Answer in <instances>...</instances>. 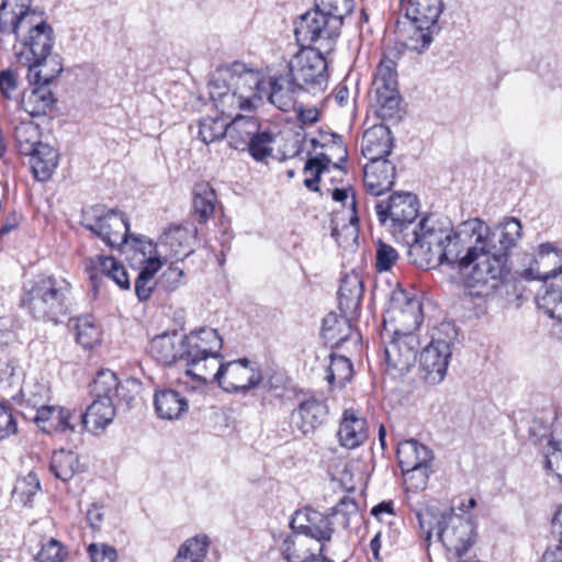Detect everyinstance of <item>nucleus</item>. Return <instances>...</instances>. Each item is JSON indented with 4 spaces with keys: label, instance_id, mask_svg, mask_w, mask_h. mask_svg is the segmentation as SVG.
Masks as SVG:
<instances>
[{
    "label": "nucleus",
    "instance_id": "obj_1",
    "mask_svg": "<svg viewBox=\"0 0 562 562\" xmlns=\"http://www.w3.org/2000/svg\"><path fill=\"white\" fill-rule=\"evenodd\" d=\"M488 234L490 227L477 217L462 222L454 229L448 217L430 214L412 229L413 238L407 256L414 266L423 270L447 263L458 269L464 281L473 266H460L462 250L472 240L474 246H484L486 249Z\"/></svg>",
    "mask_w": 562,
    "mask_h": 562
},
{
    "label": "nucleus",
    "instance_id": "obj_2",
    "mask_svg": "<svg viewBox=\"0 0 562 562\" xmlns=\"http://www.w3.org/2000/svg\"><path fill=\"white\" fill-rule=\"evenodd\" d=\"M522 237L521 222L516 217H505L492 234H488L487 248L468 246L460 261L461 267H472L464 283L468 288L488 285L496 290L509 274V255Z\"/></svg>",
    "mask_w": 562,
    "mask_h": 562
},
{
    "label": "nucleus",
    "instance_id": "obj_3",
    "mask_svg": "<svg viewBox=\"0 0 562 562\" xmlns=\"http://www.w3.org/2000/svg\"><path fill=\"white\" fill-rule=\"evenodd\" d=\"M53 27L44 21L33 22L30 0H4L0 3V45L15 50L20 64L52 54Z\"/></svg>",
    "mask_w": 562,
    "mask_h": 562
},
{
    "label": "nucleus",
    "instance_id": "obj_4",
    "mask_svg": "<svg viewBox=\"0 0 562 562\" xmlns=\"http://www.w3.org/2000/svg\"><path fill=\"white\" fill-rule=\"evenodd\" d=\"M21 305L35 319L59 323L72 313V285L61 276L37 274L23 284Z\"/></svg>",
    "mask_w": 562,
    "mask_h": 562
},
{
    "label": "nucleus",
    "instance_id": "obj_5",
    "mask_svg": "<svg viewBox=\"0 0 562 562\" xmlns=\"http://www.w3.org/2000/svg\"><path fill=\"white\" fill-rule=\"evenodd\" d=\"M258 76L243 63L216 70L209 81V94L222 116L231 117L238 110H250L257 98Z\"/></svg>",
    "mask_w": 562,
    "mask_h": 562
},
{
    "label": "nucleus",
    "instance_id": "obj_6",
    "mask_svg": "<svg viewBox=\"0 0 562 562\" xmlns=\"http://www.w3.org/2000/svg\"><path fill=\"white\" fill-rule=\"evenodd\" d=\"M416 517L426 540L436 531L438 540L459 559L464 557L476 541V525L471 517H463L452 510L436 515L430 509L418 512Z\"/></svg>",
    "mask_w": 562,
    "mask_h": 562
},
{
    "label": "nucleus",
    "instance_id": "obj_7",
    "mask_svg": "<svg viewBox=\"0 0 562 562\" xmlns=\"http://www.w3.org/2000/svg\"><path fill=\"white\" fill-rule=\"evenodd\" d=\"M535 263L538 268L525 269L522 277L546 281L537 293V305L550 318L562 323V286L559 283H547V280L562 273V249L551 243L539 245L538 258Z\"/></svg>",
    "mask_w": 562,
    "mask_h": 562
},
{
    "label": "nucleus",
    "instance_id": "obj_8",
    "mask_svg": "<svg viewBox=\"0 0 562 562\" xmlns=\"http://www.w3.org/2000/svg\"><path fill=\"white\" fill-rule=\"evenodd\" d=\"M222 348L223 338L211 327H201L181 337V359L186 360L188 366L186 374L193 379H207V362H212L214 371L217 359L223 358Z\"/></svg>",
    "mask_w": 562,
    "mask_h": 562
},
{
    "label": "nucleus",
    "instance_id": "obj_9",
    "mask_svg": "<svg viewBox=\"0 0 562 562\" xmlns=\"http://www.w3.org/2000/svg\"><path fill=\"white\" fill-rule=\"evenodd\" d=\"M424 319L420 301L400 285L389 297V305L383 314V335L415 334Z\"/></svg>",
    "mask_w": 562,
    "mask_h": 562
},
{
    "label": "nucleus",
    "instance_id": "obj_10",
    "mask_svg": "<svg viewBox=\"0 0 562 562\" xmlns=\"http://www.w3.org/2000/svg\"><path fill=\"white\" fill-rule=\"evenodd\" d=\"M80 224L106 246L116 248L127 241L130 223L124 213L94 204L82 210Z\"/></svg>",
    "mask_w": 562,
    "mask_h": 562
},
{
    "label": "nucleus",
    "instance_id": "obj_11",
    "mask_svg": "<svg viewBox=\"0 0 562 562\" xmlns=\"http://www.w3.org/2000/svg\"><path fill=\"white\" fill-rule=\"evenodd\" d=\"M340 29L338 20L325 15V12L315 7L300 16L295 23L294 35L301 47L312 48V45H316L318 50L328 53L333 49Z\"/></svg>",
    "mask_w": 562,
    "mask_h": 562
},
{
    "label": "nucleus",
    "instance_id": "obj_12",
    "mask_svg": "<svg viewBox=\"0 0 562 562\" xmlns=\"http://www.w3.org/2000/svg\"><path fill=\"white\" fill-rule=\"evenodd\" d=\"M288 68V72L304 88V91L317 93L326 89L327 61L322 50L302 47L290 60Z\"/></svg>",
    "mask_w": 562,
    "mask_h": 562
},
{
    "label": "nucleus",
    "instance_id": "obj_13",
    "mask_svg": "<svg viewBox=\"0 0 562 562\" xmlns=\"http://www.w3.org/2000/svg\"><path fill=\"white\" fill-rule=\"evenodd\" d=\"M218 386L231 394H247L263 381V373L258 362L239 358L218 366L216 372Z\"/></svg>",
    "mask_w": 562,
    "mask_h": 562
},
{
    "label": "nucleus",
    "instance_id": "obj_14",
    "mask_svg": "<svg viewBox=\"0 0 562 562\" xmlns=\"http://www.w3.org/2000/svg\"><path fill=\"white\" fill-rule=\"evenodd\" d=\"M312 145L314 148L317 146L329 147L330 150L338 155L339 160L338 162H333L330 155L325 153H322L315 157H311L306 160L303 172H311L312 176L304 179V186L312 192H319L321 188L318 182L321 181V177L329 172L331 167L336 170H339L340 172H345L340 164L347 161L348 151L341 136L336 133H329L325 135L324 143H319L318 140L313 139Z\"/></svg>",
    "mask_w": 562,
    "mask_h": 562
},
{
    "label": "nucleus",
    "instance_id": "obj_15",
    "mask_svg": "<svg viewBox=\"0 0 562 562\" xmlns=\"http://www.w3.org/2000/svg\"><path fill=\"white\" fill-rule=\"evenodd\" d=\"M381 339L384 344V363L386 371L393 374H404L409 371L416 361L419 340L416 334H398L390 336L383 335Z\"/></svg>",
    "mask_w": 562,
    "mask_h": 562
},
{
    "label": "nucleus",
    "instance_id": "obj_16",
    "mask_svg": "<svg viewBox=\"0 0 562 562\" xmlns=\"http://www.w3.org/2000/svg\"><path fill=\"white\" fill-rule=\"evenodd\" d=\"M375 211L381 224L391 221L395 233H404L409 228L418 215L416 196L412 193H393L387 201L375 204Z\"/></svg>",
    "mask_w": 562,
    "mask_h": 562
},
{
    "label": "nucleus",
    "instance_id": "obj_17",
    "mask_svg": "<svg viewBox=\"0 0 562 562\" xmlns=\"http://www.w3.org/2000/svg\"><path fill=\"white\" fill-rule=\"evenodd\" d=\"M450 358V342L434 337L419 357V369L425 382L432 385L440 383L446 376Z\"/></svg>",
    "mask_w": 562,
    "mask_h": 562
},
{
    "label": "nucleus",
    "instance_id": "obj_18",
    "mask_svg": "<svg viewBox=\"0 0 562 562\" xmlns=\"http://www.w3.org/2000/svg\"><path fill=\"white\" fill-rule=\"evenodd\" d=\"M290 527L293 532L300 533L306 539H315L321 544L329 541L335 530L329 514L324 515L311 507L296 510L290 521Z\"/></svg>",
    "mask_w": 562,
    "mask_h": 562
},
{
    "label": "nucleus",
    "instance_id": "obj_19",
    "mask_svg": "<svg viewBox=\"0 0 562 562\" xmlns=\"http://www.w3.org/2000/svg\"><path fill=\"white\" fill-rule=\"evenodd\" d=\"M297 406L291 413V425L302 435L313 434L324 424L327 414V405L313 395L296 394Z\"/></svg>",
    "mask_w": 562,
    "mask_h": 562
},
{
    "label": "nucleus",
    "instance_id": "obj_20",
    "mask_svg": "<svg viewBox=\"0 0 562 562\" xmlns=\"http://www.w3.org/2000/svg\"><path fill=\"white\" fill-rule=\"evenodd\" d=\"M92 289L97 292L104 278L112 280L121 290H130L131 282L125 267L112 256H97L86 267Z\"/></svg>",
    "mask_w": 562,
    "mask_h": 562
},
{
    "label": "nucleus",
    "instance_id": "obj_21",
    "mask_svg": "<svg viewBox=\"0 0 562 562\" xmlns=\"http://www.w3.org/2000/svg\"><path fill=\"white\" fill-rule=\"evenodd\" d=\"M337 437L346 449H356L366 442L369 437L368 422L359 409L350 407L342 412Z\"/></svg>",
    "mask_w": 562,
    "mask_h": 562
},
{
    "label": "nucleus",
    "instance_id": "obj_22",
    "mask_svg": "<svg viewBox=\"0 0 562 562\" xmlns=\"http://www.w3.org/2000/svg\"><path fill=\"white\" fill-rule=\"evenodd\" d=\"M394 147L391 130L384 124H375L364 131L361 139V154L368 162L389 160Z\"/></svg>",
    "mask_w": 562,
    "mask_h": 562
},
{
    "label": "nucleus",
    "instance_id": "obj_23",
    "mask_svg": "<svg viewBox=\"0 0 562 562\" xmlns=\"http://www.w3.org/2000/svg\"><path fill=\"white\" fill-rule=\"evenodd\" d=\"M355 319L345 314L338 315L335 312L327 314L322 323V338L326 346L331 349L339 348L347 341L358 344L360 334L353 333L351 322Z\"/></svg>",
    "mask_w": 562,
    "mask_h": 562
},
{
    "label": "nucleus",
    "instance_id": "obj_24",
    "mask_svg": "<svg viewBox=\"0 0 562 562\" xmlns=\"http://www.w3.org/2000/svg\"><path fill=\"white\" fill-rule=\"evenodd\" d=\"M396 167L391 160H375L363 167V184L366 191L379 196L390 191L394 186Z\"/></svg>",
    "mask_w": 562,
    "mask_h": 562
},
{
    "label": "nucleus",
    "instance_id": "obj_25",
    "mask_svg": "<svg viewBox=\"0 0 562 562\" xmlns=\"http://www.w3.org/2000/svg\"><path fill=\"white\" fill-rule=\"evenodd\" d=\"M269 101L283 112L295 109L296 98L304 88L286 72L270 79Z\"/></svg>",
    "mask_w": 562,
    "mask_h": 562
},
{
    "label": "nucleus",
    "instance_id": "obj_26",
    "mask_svg": "<svg viewBox=\"0 0 562 562\" xmlns=\"http://www.w3.org/2000/svg\"><path fill=\"white\" fill-rule=\"evenodd\" d=\"M363 296V281L361 276L351 271L346 273L338 290V306L341 314L356 318L358 316Z\"/></svg>",
    "mask_w": 562,
    "mask_h": 562
},
{
    "label": "nucleus",
    "instance_id": "obj_27",
    "mask_svg": "<svg viewBox=\"0 0 562 562\" xmlns=\"http://www.w3.org/2000/svg\"><path fill=\"white\" fill-rule=\"evenodd\" d=\"M154 407L160 419L178 420L187 414L189 402L187 397L177 390L161 389L155 392Z\"/></svg>",
    "mask_w": 562,
    "mask_h": 562
},
{
    "label": "nucleus",
    "instance_id": "obj_28",
    "mask_svg": "<svg viewBox=\"0 0 562 562\" xmlns=\"http://www.w3.org/2000/svg\"><path fill=\"white\" fill-rule=\"evenodd\" d=\"M414 25H436L443 10L442 0H398Z\"/></svg>",
    "mask_w": 562,
    "mask_h": 562
},
{
    "label": "nucleus",
    "instance_id": "obj_29",
    "mask_svg": "<svg viewBox=\"0 0 562 562\" xmlns=\"http://www.w3.org/2000/svg\"><path fill=\"white\" fill-rule=\"evenodd\" d=\"M32 88L24 91L21 100L22 109L32 117L47 115L55 109L57 99L47 85L30 83Z\"/></svg>",
    "mask_w": 562,
    "mask_h": 562
},
{
    "label": "nucleus",
    "instance_id": "obj_30",
    "mask_svg": "<svg viewBox=\"0 0 562 562\" xmlns=\"http://www.w3.org/2000/svg\"><path fill=\"white\" fill-rule=\"evenodd\" d=\"M72 414L69 409L58 405H46L32 417L34 423L46 434L74 431L70 423Z\"/></svg>",
    "mask_w": 562,
    "mask_h": 562
},
{
    "label": "nucleus",
    "instance_id": "obj_31",
    "mask_svg": "<svg viewBox=\"0 0 562 562\" xmlns=\"http://www.w3.org/2000/svg\"><path fill=\"white\" fill-rule=\"evenodd\" d=\"M396 458L402 472L429 467L434 459L432 451L415 439L400 442L396 449Z\"/></svg>",
    "mask_w": 562,
    "mask_h": 562
},
{
    "label": "nucleus",
    "instance_id": "obj_32",
    "mask_svg": "<svg viewBox=\"0 0 562 562\" xmlns=\"http://www.w3.org/2000/svg\"><path fill=\"white\" fill-rule=\"evenodd\" d=\"M30 157L31 171L35 180L40 182L48 181L59 164V154L57 149L48 144L37 145L26 154Z\"/></svg>",
    "mask_w": 562,
    "mask_h": 562
},
{
    "label": "nucleus",
    "instance_id": "obj_33",
    "mask_svg": "<svg viewBox=\"0 0 562 562\" xmlns=\"http://www.w3.org/2000/svg\"><path fill=\"white\" fill-rule=\"evenodd\" d=\"M22 65L27 67L26 78L30 83L47 86H49L64 69L60 56L52 54L37 57Z\"/></svg>",
    "mask_w": 562,
    "mask_h": 562
},
{
    "label": "nucleus",
    "instance_id": "obj_34",
    "mask_svg": "<svg viewBox=\"0 0 562 562\" xmlns=\"http://www.w3.org/2000/svg\"><path fill=\"white\" fill-rule=\"evenodd\" d=\"M114 416L115 408L111 400L94 397L86 413L80 415V422L85 430L98 431L104 429Z\"/></svg>",
    "mask_w": 562,
    "mask_h": 562
},
{
    "label": "nucleus",
    "instance_id": "obj_35",
    "mask_svg": "<svg viewBox=\"0 0 562 562\" xmlns=\"http://www.w3.org/2000/svg\"><path fill=\"white\" fill-rule=\"evenodd\" d=\"M259 121L254 116L237 114L228 123V144L234 149H245L255 133L259 132Z\"/></svg>",
    "mask_w": 562,
    "mask_h": 562
},
{
    "label": "nucleus",
    "instance_id": "obj_36",
    "mask_svg": "<svg viewBox=\"0 0 562 562\" xmlns=\"http://www.w3.org/2000/svg\"><path fill=\"white\" fill-rule=\"evenodd\" d=\"M149 353L162 364H172L181 359V338L177 333L158 335L150 341Z\"/></svg>",
    "mask_w": 562,
    "mask_h": 562
},
{
    "label": "nucleus",
    "instance_id": "obj_37",
    "mask_svg": "<svg viewBox=\"0 0 562 562\" xmlns=\"http://www.w3.org/2000/svg\"><path fill=\"white\" fill-rule=\"evenodd\" d=\"M190 240L191 235L187 228L175 226L166 231L160 237V247H164L171 258L179 261L192 252Z\"/></svg>",
    "mask_w": 562,
    "mask_h": 562
},
{
    "label": "nucleus",
    "instance_id": "obj_38",
    "mask_svg": "<svg viewBox=\"0 0 562 562\" xmlns=\"http://www.w3.org/2000/svg\"><path fill=\"white\" fill-rule=\"evenodd\" d=\"M49 469L63 482H68L76 473L83 471L78 454L65 449L53 453Z\"/></svg>",
    "mask_w": 562,
    "mask_h": 562
},
{
    "label": "nucleus",
    "instance_id": "obj_39",
    "mask_svg": "<svg viewBox=\"0 0 562 562\" xmlns=\"http://www.w3.org/2000/svg\"><path fill=\"white\" fill-rule=\"evenodd\" d=\"M216 203L215 190L207 182L194 186L192 206L200 224L206 223L214 213Z\"/></svg>",
    "mask_w": 562,
    "mask_h": 562
},
{
    "label": "nucleus",
    "instance_id": "obj_40",
    "mask_svg": "<svg viewBox=\"0 0 562 562\" xmlns=\"http://www.w3.org/2000/svg\"><path fill=\"white\" fill-rule=\"evenodd\" d=\"M330 362L327 368L326 380L331 389H342L351 381L353 364L346 356L330 353Z\"/></svg>",
    "mask_w": 562,
    "mask_h": 562
},
{
    "label": "nucleus",
    "instance_id": "obj_41",
    "mask_svg": "<svg viewBox=\"0 0 562 562\" xmlns=\"http://www.w3.org/2000/svg\"><path fill=\"white\" fill-rule=\"evenodd\" d=\"M210 547L209 537L198 535L187 539L178 549L172 562H204Z\"/></svg>",
    "mask_w": 562,
    "mask_h": 562
},
{
    "label": "nucleus",
    "instance_id": "obj_42",
    "mask_svg": "<svg viewBox=\"0 0 562 562\" xmlns=\"http://www.w3.org/2000/svg\"><path fill=\"white\" fill-rule=\"evenodd\" d=\"M261 384L267 393L279 400H288L297 394L292 380L283 371L267 373Z\"/></svg>",
    "mask_w": 562,
    "mask_h": 562
},
{
    "label": "nucleus",
    "instance_id": "obj_43",
    "mask_svg": "<svg viewBox=\"0 0 562 562\" xmlns=\"http://www.w3.org/2000/svg\"><path fill=\"white\" fill-rule=\"evenodd\" d=\"M374 92H387L397 89L396 63L387 57H383L376 66L372 80Z\"/></svg>",
    "mask_w": 562,
    "mask_h": 562
},
{
    "label": "nucleus",
    "instance_id": "obj_44",
    "mask_svg": "<svg viewBox=\"0 0 562 562\" xmlns=\"http://www.w3.org/2000/svg\"><path fill=\"white\" fill-rule=\"evenodd\" d=\"M281 552L286 562H305L315 554L307 547V539L296 532L283 539Z\"/></svg>",
    "mask_w": 562,
    "mask_h": 562
},
{
    "label": "nucleus",
    "instance_id": "obj_45",
    "mask_svg": "<svg viewBox=\"0 0 562 562\" xmlns=\"http://www.w3.org/2000/svg\"><path fill=\"white\" fill-rule=\"evenodd\" d=\"M13 138L20 155L25 156L37 145H43L40 140V132L37 126L32 122H20L13 131Z\"/></svg>",
    "mask_w": 562,
    "mask_h": 562
},
{
    "label": "nucleus",
    "instance_id": "obj_46",
    "mask_svg": "<svg viewBox=\"0 0 562 562\" xmlns=\"http://www.w3.org/2000/svg\"><path fill=\"white\" fill-rule=\"evenodd\" d=\"M102 330L90 317L78 318L76 341L86 350H91L101 342Z\"/></svg>",
    "mask_w": 562,
    "mask_h": 562
},
{
    "label": "nucleus",
    "instance_id": "obj_47",
    "mask_svg": "<svg viewBox=\"0 0 562 562\" xmlns=\"http://www.w3.org/2000/svg\"><path fill=\"white\" fill-rule=\"evenodd\" d=\"M276 140V134L268 128L259 127V132L255 133L246 147L251 157L257 161H263L272 155V145Z\"/></svg>",
    "mask_w": 562,
    "mask_h": 562
},
{
    "label": "nucleus",
    "instance_id": "obj_48",
    "mask_svg": "<svg viewBox=\"0 0 562 562\" xmlns=\"http://www.w3.org/2000/svg\"><path fill=\"white\" fill-rule=\"evenodd\" d=\"M228 123L224 117L206 116L199 121L198 136L204 144H211L227 137Z\"/></svg>",
    "mask_w": 562,
    "mask_h": 562
},
{
    "label": "nucleus",
    "instance_id": "obj_49",
    "mask_svg": "<svg viewBox=\"0 0 562 562\" xmlns=\"http://www.w3.org/2000/svg\"><path fill=\"white\" fill-rule=\"evenodd\" d=\"M117 381L119 379L113 371L109 369L100 370L93 379L92 384L90 385L91 394L97 398L101 397L112 401L111 396L117 386Z\"/></svg>",
    "mask_w": 562,
    "mask_h": 562
},
{
    "label": "nucleus",
    "instance_id": "obj_50",
    "mask_svg": "<svg viewBox=\"0 0 562 562\" xmlns=\"http://www.w3.org/2000/svg\"><path fill=\"white\" fill-rule=\"evenodd\" d=\"M374 100L376 114L383 120L394 119L398 113L401 102L398 90L374 92Z\"/></svg>",
    "mask_w": 562,
    "mask_h": 562
},
{
    "label": "nucleus",
    "instance_id": "obj_51",
    "mask_svg": "<svg viewBox=\"0 0 562 562\" xmlns=\"http://www.w3.org/2000/svg\"><path fill=\"white\" fill-rule=\"evenodd\" d=\"M315 7L325 12V15L338 20L342 26L345 18L355 9L353 0H315Z\"/></svg>",
    "mask_w": 562,
    "mask_h": 562
},
{
    "label": "nucleus",
    "instance_id": "obj_52",
    "mask_svg": "<svg viewBox=\"0 0 562 562\" xmlns=\"http://www.w3.org/2000/svg\"><path fill=\"white\" fill-rule=\"evenodd\" d=\"M40 490V480L36 474L31 472L26 476L16 481L12 494L15 501L29 506Z\"/></svg>",
    "mask_w": 562,
    "mask_h": 562
},
{
    "label": "nucleus",
    "instance_id": "obj_53",
    "mask_svg": "<svg viewBox=\"0 0 562 562\" xmlns=\"http://www.w3.org/2000/svg\"><path fill=\"white\" fill-rule=\"evenodd\" d=\"M436 25H414L405 42V46L417 53L427 49L434 41V29Z\"/></svg>",
    "mask_w": 562,
    "mask_h": 562
},
{
    "label": "nucleus",
    "instance_id": "obj_54",
    "mask_svg": "<svg viewBox=\"0 0 562 562\" xmlns=\"http://www.w3.org/2000/svg\"><path fill=\"white\" fill-rule=\"evenodd\" d=\"M21 393L25 405L34 409L35 413L45 407L49 400V390L41 383L27 385L22 389Z\"/></svg>",
    "mask_w": 562,
    "mask_h": 562
},
{
    "label": "nucleus",
    "instance_id": "obj_55",
    "mask_svg": "<svg viewBox=\"0 0 562 562\" xmlns=\"http://www.w3.org/2000/svg\"><path fill=\"white\" fill-rule=\"evenodd\" d=\"M68 554V549L60 541L50 538L42 546L36 562H65Z\"/></svg>",
    "mask_w": 562,
    "mask_h": 562
},
{
    "label": "nucleus",
    "instance_id": "obj_56",
    "mask_svg": "<svg viewBox=\"0 0 562 562\" xmlns=\"http://www.w3.org/2000/svg\"><path fill=\"white\" fill-rule=\"evenodd\" d=\"M359 512L357 502L348 496L342 497L339 503L330 509V518H335L342 528H348L350 519Z\"/></svg>",
    "mask_w": 562,
    "mask_h": 562
},
{
    "label": "nucleus",
    "instance_id": "obj_57",
    "mask_svg": "<svg viewBox=\"0 0 562 562\" xmlns=\"http://www.w3.org/2000/svg\"><path fill=\"white\" fill-rule=\"evenodd\" d=\"M546 469L551 471L562 484V446L558 441H549V451L546 454Z\"/></svg>",
    "mask_w": 562,
    "mask_h": 562
},
{
    "label": "nucleus",
    "instance_id": "obj_58",
    "mask_svg": "<svg viewBox=\"0 0 562 562\" xmlns=\"http://www.w3.org/2000/svg\"><path fill=\"white\" fill-rule=\"evenodd\" d=\"M184 279V271L177 263H171L160 276L158 285L168 292L178 289Z\"/></svg>",
    "mask_w": 562,
    "mask_h": 562
},
{
    "label": "nucleus",
    "instance_id": "obj_59",
    "mask_svg": "<svg viewBox=\"0 0 562 562\" xmlns=\"http://www.w3.org/2000/svg\"><path fill=\"white\" fill-rule=\"evenodd\" d=\"M91 562H116L119 554L114 547L106 543H90L87 548Z\"/></svg>",
    "mask_w": 562,
    "mask_h": 562
},
{
    "label": "nucleus",
    "instance_id": "obj_60",
    "mask_svg": "<svg viewBox=\"0 0 562 562\" xmlns=\"http://www.w3.org/2000/svg\"><path fill=\"white\" fill-rule=\"evenodd\" d=\"M376 269L378 271H389L398 258V254L392 246L380 241L376 248Z\"/></svg>",
    "mask_w": 562,
    "mask_h": 562
},
{
    "label": "nucleus",
    "instance_id": "obj_61",
    "mask_svg": "<svg viewBox=\"0 0 562 562\" xmlns=\"http://www.w3.org/2000/svg\"><path fill=\"white\" fill-rule=\"evenodd\" d=\"M428 468L429 467H422L420 469L418 468V471L409 470L402 472L408 490L420 491L426 487L428 482Z\"/></svg>",
    "mask_w": 562,
    "mask_h": 562
},
{
    "label": "nucleus",
    "instance_id": "obj_62",
    "mask_svg": "<svg viewBox=\"0 0 562 562\" xmlns=\"http://www.w3.org/2000/svg\"><path fill=\"white\" fill-rule=\"evenodd\" d=\"M18 430L16 422L11 409L0 404V440L14 435Z\"/></svg>",
    "mask_w": 562,
    "mask_h": 562
},
{
    "label": "nucleus",
    "instance_id": "obj_63",
    "mask_svg": "<svg viewBox=\"0 0 562 562\" xmlns=\"http://www.w3.org/2000/svg\"><path fill=\"white\" fill-rule=\"evenodd\" d=\"M130 382L121 383L117 381V386L114 390L112 397V403L114 408L119 407H131L135 396L134 393L128 387Z\"/></svg>",
    "mask_w": 562,
    "mask_h": 562
},
{
    "label": "nucleus",
    "instance_id": "obj_64",
    "mask_svg": "<svg viewBox=\"0 0 562 562\" xmlns=\"http://www.w3.org/2000/svg\"><path fill=\"white\" fill-rule=\"evenodd\" d=\"M155 284L154 279L138 273L134 282V289L139 302H146L150 297L155 289Z\"/></svg>",
    "mask_w": 562,
    "mask_h": 562
}]
</instances>
